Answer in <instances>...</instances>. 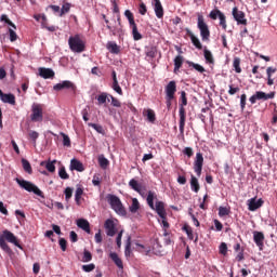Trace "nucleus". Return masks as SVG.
Here are the masks:
<instances>
[{
    "label": "nucleus",
    "instance_id": "1",
    "mask_svg": "<svg viewBox=\"0 0 277 277\" xmlns=\"http://www.w3.org/2000/svg\"><path fill=\"white\" fill-rule=\"evenodd\" d=\"M9 243H13V246H16V248H19V250H23V246L18 241V238L14 236V234L8 229H4L2 232V235L0 236V248L3 250L6 254H12V248H10Z\"/></svg>",
    "mask_w": 277,
    "mask_h": 277
},
{
    "label": "nucleus",
    "instance_id": "2",
    "mask_svg": "<svg viewBox=\"0 0 277 277\" xmlns=\"http://www.w3.org/2000/svg\"><path fill=\"white\" fill-rule=\"evenodd\" d=\"M147 205L149 208L153 209V211H156L157 215L161 217V220H166L168 217V213L166 212V203L163 201H156L157 200V193L149 190L147 193Z\"/></svg>",
    "mask_w": 277,
    "mask_h": 277
},
{
    "label": "nucleus",
    "instance_id": "3",
    "mask_svg": "<svg viewBox=\"0 0 277 277\" xmlns=\"http://www.w3.org/2000/svg\"><path fill=\"white\" fill-rule=\"evenodd\" d=\"M185 107H187V93L185 91H181L180 96V133L183 135L185 133V120L187 118Z\"/></svg>",
    "mask_w": 277,
    "mask_h": 277
},
{
    "label": "nucleus",
    "instance_id": "4",
    "mask_svg": "<svg viewBox=\"0 0 277 277\" xmlns=\"http://www.w3.org/2000/svg\"><path fill=\"white\" fill-rule=\"evenodd\" d=\"M106 200L110 206V209H113V211H115L117 215H127V210L124 209V206H122V201L119 199L118 196L108 194L106 196Z\"/></svg>",
    "mask_w": 277,
    "mask_h": 277
},
{
    "label": "nucleus",
    "instance_id": "5",
    "mask_svg": "<svg viewBox=\"0 0 277 277\" xmlns=\"http://www.w3.org/2000/svg\"><path fill=\"white\" fill-rule=\"evenodd\" d=\"M68 44L74 53H83L85 51V41L81 39L80 35L69 37Z\"/></svg>",
    "mask_w": 277,
    "mask_h": 277
},
{
    "label": "nucleus",
    "instance_id": "6",
    "mask_svg": "<svg viewBox=\"0 0 277 277\" xmlns=\"http://www.w3.org/2000/svg\"><path fill=\"white\" fill-rule=\"evenodd\" d=\"M197 27L200 31L201 40L206 42L211 38V30H209V25L205 22V16L200 13H198L197 17Z\"/></svg>",
    "mask_w": 277,
    "mask_h": 277
},
{
    "label": "nucleus",
    "instance_id": "7",
    "mask_svg": "<svg viewBox=\"0 0 277 277\" xmlns=\"http://www.w3.org/2000/svg\"><path fill=\"white\" fill-rule=\"evenodd\" d=\"M17 185L22 187V189H25L26 192L36 194V196H40L42 198V190L38 188L34 183L27 181V180H21V179H15Z\"/></svg>",
    "mask_w": 277,
    "mask_h": 277
},
{
    "label": "nucleus",
    "instance_id": "8",
    "mask_svg": "<svg viewBox=\"0 0 277 277\" xmlns=\"http://www.w3.org/2000/svg\"><path fill=\"white\" fill-rule=\"evenodd\" d=\"M276 92L265 93L263 91H256L249 101L251 105H254L258 101H269V98H275Z\"/></svg>",
    "mask_w": 277,
    "mask_h": 277
},
{
    "label": "nucleus",
    "instance_id": "9",
    "mask_svg": "<svg viewBox=\"0 0 277 277\" xmlns=\"http://www.w3.org/2000/svg\"><path fill=\"white\" fill-rule=\"evenodd\" d=\"M31 111L32 113L30 115V120L32 122H42V120L44 118L42 105L41 104H32Z\"/></svg>",
    "mask_w": 277,
    "mask_h": 277
},
{
    "label": "nucleus",
    "instance_id": "10",
    "mask_svg": "<svg viewBox=\"0 0 277 277\" xmlns=\"http://www.w3.org/2000/svg\"><path fill=\"white\" fill-rule=\"evenodd\" d=\"M53 90H55V92H61V90H70L71 94H77V85H75V83H72L70 80H64L56 83L53 87Z\"/></svg>",
    "mask_w": 277,
    "mask_h": 277
},
{
    "label": "nucleus",
    "instance_id": "11",
    "mask_svg": "<svg viewBox=\"0 0 277 277\" xmlns=\"http://www.w3.org/2000/svg\"><path fill=\"white\" fill-rule=\"evenodd\" d=\"M104 228L106 230L107 237H114L116 233H118V228L116 227V222L113 219H108L105 221Z\"/></svg>",
    "mask_w": 277,
    "mask_h": 277
},
{
    "label": "nucleus",
    "instance_id": "12",
    "mask_svg": "<svg viewBox=\"0 0 277 277\" xmlns=\"http://www.w3.org/2000/svg\"><path fill=\"white\" fill-rule=\"evenodd\" d=\"M203 163H205V157L202 156V153H197L196 159L194 162V170H195L197 176H200V174H202Z\"/></svg>",
    "mask_w": 277,
    "mask_h": 277
},
{
    "label": "nucleus",
    "instance_id": "13",
    "mask_svg": "<svg viewBox=\"0 0 277 277\" xmlns=\"http://www.w3.org/2000/svg\"><path fill=\"white\" fill-rule=\"evenodd\" d=\"M232 14L238 25H248V19H246V13H243V11H239V9L235 6Z\"/></svg>",
    "mask_w": 277,
    "mask_h": 277
},
{
    "label": "nucleus",
    "instance_id": "14",
    "mask_svg": "<svg viewBox=\"0 0 277 277\" xmlns=\"http://www.w3.org/2000/svg\"><path fill=\"white\" fill-rule=\"evenodd\" d=\"M253 241L258 246L259 250H263L265 247V234L262 232H253Z\"/></svg>",
    "mask_w": 277,
    "mask_h": 277
},
{
    "label": "nucleus",
    "instance_id": "15",
    "mask_svg": "<svg viewBox=\"0 0 277 277\" xmlns=\"http://www.w3.org/2000/svg\"><path fill=\"white\" fill-rule=\"evenodd\" d=\"M264 203L265 201L263 199L260 198L256 200V197H253L248 200V210L256 211L258 209H261V207H263Z\"/></svg>",
    "mask_w": 277,
    "mask_h": 277
},
{
    "label": "nucleus",
    "instance_id": "16",
    "mask_svg": "<svg viewBox=\"0 0 277 277\" xmlns=\"http://www.w3.org/2000/svg\"><path fill=\"white\" fill-rule=\"evenodd\" d=\"M0 101L8 103L9 105H16V96L12 93H3L0 89Z\"/></svg>",
    "mask_w": 277,
    "mask_h": 277
},
{
    "label": "nucleus",
    "instance_id": "17",
    "mask_svg": "<svg viewBox=\"0 0 277 277\" xmlns=\"http://www.w3.org/2000/svg\"><path fill=\"white\" fill-rule=\"evenodd\" d=\"M166 97L174 98V94H176V81L171 80L164 88Z\"/></svg>",
    "mask_w": 277,
    "mask_h": 277
},
{
    "label": "nucleus",
    "instance_id": "18",
    "mask_svg": "<svg viewBox=\"0 0 277 277\" xmlns=\"http://www.w3.org/2000/svg\"><path fill=\"white\" fill-rule=\"evenodd\" d=\"M185 31L186 36L190 38V41L193 42L194 47H196V49H199V51L202 50V43L200 42V39H198V37H195L194 32H192L189 28H186Z\"/></svg>",
    "mask_w": 277,
    "mask_h": 277
},
{
    "label": "nucleus",
    "instance_id": "19",
    "mask_svg": "<svg viewBox=\"0 0 277 277\" xmlns=\"http://www.w3.org/2000/svg\"><path fill=\"white\" fill-rule=\"evenodd\" d=\"M39 75L42 77V79H53V77H55V71H53L51 68L40 67Z\"/></svg>",
    "mask_w": 277,
    "mask_h": 277
},
{
    "label": "nucleus",
    "instance_id": "20",
    "mask_svg": "<svg viewBox=\"0 0 277 277\" xmlns=\"http://www.w3.org/2000/svg\"><path fill=\"white\" fill-rule=\"evenodd\" d=\"M77 226H78V228H81L82 230H84V233H88V234L91 233L90 222H88V220H85V219H79L77 221Z\"/></svg>",
    "mask_w": 277,
    "mask_h": 277
},
{
    "label": "nucleus",
    "instance_id": "21",
    "mask_svg": "<svg viewBox=\"0 0 277 277\" xmlns=\"http://www.w3.org/2000/svg\"><path fill=\"white\" fill-rule=\"evenodd\" d=\"M109 259L119 267V269H124V264L122 263V260L118 256V253L110 252Z\"/></svg>",
    "mask_w": 277,
    "mask_h": 277
},
{
    "label": "nucleus",
    "instance_id": "22",
    "mask_svg": "<svg viewBox=\"0 0 277 277\" xmlns=\"http://www.w3.org/2000/svg\"><path fill=\"white\" fill-rule=\"evenodd\" d=\"M70 170H76L77 172H83L85 168H83V163L77 159H71L70 161Z\"/></svg>",
    "mask_w": 277,
    "mask_h": 277
},
{
    "label": "nucleus",
    "instance_id": "23",
    "mask_svg": "<svg viewBox=\"0 0 277 277\" xmlns=\"http://www.w3.org/2000/svg\"><path fill=\"white\" fill-rule=\"evenodd\" d=\"M129 187L137 194H142V189H144V186H142V184H140L135 179L130 180Z\"/></svg>",
    "mask_w": 277,
    "mask_h": 277
},
{
    "label": "nucleus",
    "instance_id": "24",
    "mask_svg": "<svg viewBox=\"0 0 277 277\" xmlns=\"http://www.w3.org/2000/svg\"><path fill=\"white\" fill-rule=\"evenodd\" d=\"M106 49H108L109 53H113L114 55H118V53H120V48H119L118 43L114 42V41H109L106 44Z\"/></svg>",
    "mask_w": 277,
    "mask_h": 277
},
{
    "label": "nucleus",
    "instance_id": "25",
    "mask_svg": "<svg viewBox=\"0 0 277 277\" xmlns=\"http://www.w3.org/2000/svg\"><path fill=\"white\" fill-rule=\"evenodd\" d=\"M55 163H57V160H49V161H41L40 166H44V168L48 170V172H55Z\"/></svg>",
    "mask_w": 277,
    "mask_h": 277
},
{
    "label": "nucleus",
    "instance_id": "26",
    "mask_svg": "<svg viewBox=\"0 0 277 277\" xmlns=\"http://www.w3.org/2000/svg\"><path fill=\"white\" fill-rule=\"evenodd\" d=\"M154 12L157 18H163V5L161 4V2H156L154 4Z\"/></svg>",
    "mask_w": 277,
    "mask_h": 277
},
{
    "label": "nucleus",
    "instance_id": "27",
    "mask_svg": "<svg viewBox=\"0 0 277 277\" xmlns=\"http://www.w3.org/2000/svg\"><path fill=\"white\" fill-rule=\"evenodd\" d=\"M183 62H184V58L182 55H177L175 56L174 58V72L176 75V72H179L181 70V68L183 67Z\"/></svg>",
    "mask_w": 277,
    "mask_h": 277
},
{
    "label": "nucleus",
    "instance_id": "28",
    "mask_svg": "<svg viewBox=\"0 0 277 277\" xmlns=\"http://www.w3.org/2000/svg\"><path fill=\"white\" fill-rule=\"evenodd\" d=\"M186 64L189 66V68H194L195 70H197V72H200L201 75L203 72H207V69H205L202 67V65L198 64V63H194L192 61H187Z\"/></svg>",
    "mask_w": 277,
    "mask_h": 277
},
{
    "label": "nucleus",
    "instance_id": "29",
    "mask_svg": "<svg viewBox=\"0 0 277 277\" xmlns=\"http://www.w3.org/2000/svg\"><path fill=\"white\" fill-rule=\"evenodd\" d=\"M190 189L195 192V194H198L200 192V184L198 183V179L194 175L190 177Z\"/></svg>",
    "mask_w": 277,
    "mask_h": 277
},
{
    "label": "nucleus",
    "instance_id": "30",
    "mask_svg": "<svg viewBox=\"0 0 277 277\" xmlns=\"http://www.w3.org/2000/svg\"><path fill=\"white\" fill-rule=\"evenodd\" d=\"M144 116H146L148 122H155L157 120V117L155 115V110L148 108L143 111Z\"/></svg>",
    "mask_w": 277,
    "mask_h": 277
},
{
    "label": "nucleus",
    "instance_id": "31",
    "mask_svg": "<svg viewBox=\"0 0 277 277\" xmlns=\"http://www.w3.org/2000/svg\"><path fill=\"white\" fill-rule=\"evenodd\" d=\"M203 57L207 64H215V60L213 58V53H211V51H209L208 49L203 50Z\"/></svg>",
    "mask_w": 277,
    "mask_h": 277
},
{
    "label": "nucleus",
    "instance_id": "32",
    "mask_svg": "<svg viewBox=\"0 0 277 277\" xmlns=\"http://www.w3.org/2000/svg\"><path fill=\"white\" fill-rule=\"evenodd\" d=\"M81 196H83V187H77L75 193V201L78 207H81Z\"/></svg>",
    "mask_w": 277,
    "mask_h": 277
},
{
    "label": "nucleus",
    "instance_id": "33",
    "mask_svg": "<svg viewBox=\"0 0 277 277\" xmlns=\"http://www.w3.org/2000/svg\"><path fill=\"white\" fill-rule=\"evenodd\" d=\"M98 163L102 170H107V168H109V160L105 158L104 155L98 156Z\"/></svg>",
    "mask_w": 277,
    "mask_h": 277
},
{
    "label": "nucleus",
    "instance_id": "34",
    "mask_svg": "<svg viewBox=\"0 0 277 277\" xmlns=\"http://www.w3.org/2000/svg\"><path fill=\"white\" fill-rule=\"evenodd\" d=\"M129 211L130 213H135L136 211H140V201L137 200V198L132 199V203L129 207Z\"/></svg>",
    "mask_w": 277,
    "mask_h": 277
},
{
    "label": "nucleus",
    "instance_id": "35",
    "mask_svg": "<svg viewBox=\"0 0 277 277\" xmlns=\"http://www.w3.org/2000/svg\"><path fill=\"white\" fill-rule=\"evenodd\" d=\"M132 29V36L134 40H142V34L137 30V24H132L131 26Z\"/></svg>",
    "mask_w": 277,
    "mask_h": 277
},
{
    "label": "nucleus",
    "instance_id": "36",
    "mask_svg": "<svg viewBox=\"0 0 277 277\" xmlns=\"http://www.w3.org/2000/svg\"><path fill=\"white\" fill-rule=\"evenodd\" d=\"M22 166H23L24 170L27 172V174L34 173V169H31V163H29V160L23 158Z\"/></svg>",
    "mask_w": 277,
    "mask_h": 277
},
{
    "label": "nucleus",
    "instance_id": "37",
    "mask_svg": "<svg viewBox=\"0 0 277 277\" xmlns=\"http://www.w3.org/2000/svg\"><path fill=\"white\" fill-rule=\"evenodd\" d=\"M58 176L60 179H62L63 181H68V179H70V175L68 174V172H66V167L62 166L58 170Z\"/></svg>",
    "mask_w": 277,
    "mask_h": 277
},
{
    "label": "nucleus",
    "instance_id": "38",
    "mask_svg": "<svg viewBox=\"0 0 277 277\" xmlns=\"http://www.w3.org/2000/svg\"><path fill=\"white\" fill-rule=\"evenodd\" d=\"M233 67L235 69V72L238 75L241 74V58L235 57L233 62Z\"/></svg>",
    "mask_w": 277,
    "mask_h": 277
},
{
    "label": "nucleus",
    "instance_id": "39",
    "mask_svg": "<svg viewBox=\"0 0 277 277\" xmlns=\"http://www.w3.org/2000/svg\"><path fill=\"white\" fill-rule=\"evenodd\" d=\"M107 29L113 32V36H118L119 38L124 36V30L122 29V26H120V28L111 29V26L107 25Z\"/></svg>",
    "mask_w": 277,
    "mask_h": 277
},
{
    "label": "nucleus",
    "instance_id": "40",
    "mask_svg": "<svg viewBox=\"0 0 277 277\" xmlns=\"http://www.w3.org/2000/svg\"><path fill=\"white\" fill-rule=\"evenodd\" d=\"M146 57H149L150 60H155V57H157V48L150 47L149 49H147Z\"/></svg>",
    "mask_w": 277,
    "mask_h": 277
},
{
    "label": "nucleus",
    "instance_id": "41",
    "mask_svg": "<svg viewBox=\"0 0 277 277\" xmlns=\"http://www.w3.org/2000/svg\"><path fill=\"white\" fill-rule=\"evenodd\" d=\"M124 16L129 21V25H135V17L133 16V13L130 10L124 11Z\"/></svg>",
    "mask_w": 277,
    "mask_h": 277
},
{
    "label": "nucleus",
    "instance_id": "42",
    "mask_svg": "<svg viewBox=\"0 0 277 277\" xmlns=\"http://www.w3.org/2000/svg\"><path fill=\"white\" fill-rule=\"evenodd\" d=\"M28 137L31 140L32 144H36V141L38 137H40V134L37 131L29 130Z\"/></svg>",
    "mask_w": 277,
    "mask_h": 277
},
{
    "label": "nucleus",
    "instance_id": "43",
    "mask_svg": "<svg viewBox=\"0 0 277 277\" xmlns=\"http://www.w3.org/2000/svg\"><path fill=\"white\" fill-rule=\"evenodd\" d=\"M88 127H91L92 129H94V131H96L97 133H101L102 135H103V133H105V130L103 129V126H101V124L88 123Z\"/></svg>",
    "mask_w": 277,
    "mask_h": 277
},
{
    "label": "nucleus",
    "instance_id": "44",
    "mask_svg": "<svg viewBox=\"0 0 277 277\" xmlns=\"http://www.w3.org/2000/svg\"><path fill=\"white\" fill-rule=\"evenodd\" d=\"M219 215H220V217H225V215H230V209H228L226 207H220Z\"/></svg>",
    "mask_w": 277,
    "mask_h": 277
},
{
    "label": "nucleus",
    "instance_id": "45",
    "mask_svg": "<svg viewBox=\"0 0 277 277\" xmlns=\"http://www.w3.org/2000/svg\"><path fill=\"white\" fill-rule=\"evenodd\" d=\"M124 255L126 256H131V236H129L128 239H127Z\"/></svg>",
    "mask_w": 277,
    "mask_h": 277
},
{
    "label": "nucleus",
    "instance_id": "46",
    "mask_svg": "<svg viewBox=\"0 0 277 277\" xmlns=\"http://www.w3.org/2000/svg\"><path fill=\"white\" fill-rule=\"evenodd\" d=\"M183 230H185L188 239H194V230L192 229V226L189 225H184Z\"/></svg>",
    "mask_w": 277,
    "mask_h": 277
},
{
    "label": "nucleus",
    "instance_id": "47",
    "mask_svg": "<svg viewBox=\"0 0 277 277\" xmlns=\"http://www.w3.org/2000/svg\"><path fill=\"white\" fill-rule=\"evenodd\" d=\"M111 88L115 92H117V94H119V96H122L123 94L122 88H120V84L118 83V81L113 82Z\"/></svg>",
    "mask_w": 277,
    "mask_h": 277
},
{
    "label": "nucleus",
    "instance_id": "48",
    "mask_svg": "<svg viewBox=\"0 0 277 277\" xmlns=\"http://www.w3.org/2000/svg\"><path fill=\"white\" fill-rule=\"evenodd\" d=\"M220 250V254H223V256H226V254L228 253V246L226 245V242H222L219 247Z\"/></svg>",
    "mask_w": 277,
    "mask_h": 277
},
{
    "label": "nucleus",
    "instance_id": "49",
    "mask_svg": "<svg viewBox=\"0 0 277 277\" xmlns=\"http://www.w3.org/2000/svg\"><path fill=\"white\" fill-rule=\"evenodd\" d=\"M220 14H222V11L220 10H212L209 14L210 18H212V21H217V17L220 18Z\"/></svg>",
    "mask_w": 277,
    "mask_h": 277
},
{
    "label": "nucleus",
    "instance_id": "50",
    "mask_svg": "<svg viewBox=\"0 0 277 277\" xmlns=\"http://www.w3.org/2000/svg\"><path fill=\"white\" fill-rule=\"evenodd\" d=\"M0 21L5 22L6 25H10V27H12L13 29H16V25H14V23H12L10 18H8V15L5 14L1 15Z\"/></svg>",
    "mask_w": 277,
    "mask_h": 277
},
{
    "label": "nucleus",
    "instance_id": "51",
    "mask_svg": "<svg viewBox=\"0 0 277 277\" xmlns=\"http://www.w3.org/2000/svg\"><path fill=\"white\" fill-rule=\"evenodd\" d=\"M98 105H105L107 103V93H102L97 96Z\"/></svg>",
    "mask_w": 277,
    "mask_h": 277
},
{
    "label": "nucleus",
    "instance_id": "52",
    "mask_svg": "<svg viewBox=\"0 0 277 277\" xmlns=\"http://www.w3.org/2000/svg\"><path fill=\"white\" fill-rule=\"evenodd\" d=\"M65 194V200L68 202L70 198H72V188L71 187H66L64 190Z\"/></svg>",
    "mask_w": 277,
    "mask_h": 277
},
{
    "label": "nucleus",
    "instance_id": "53",
    "mask_svg": "<svg viewBox=\"0 0 277 277\" xmlns=\"http://www.w3.org/2000/svg\"><path fill=\"white\" fill-rule=\"evenodd\" d=\"M82 261L83 263H90V261H92V253L88 250H84Z\"/></svg>",
    "mask_w": 277,
    "mask_h": 277
},
{
    "label": "nucleus",
    "instance_id": "54",
    "mask_svg": "<svg viewBox=\"0 0 277 277\" xmlns=\"http://www.w3.org/2000/svg\"><path fill=\"white\" fill-rule=\"evenodd\" d=\"M58 245H60V247H61V250H62L63 252H66V248H67V246H68V241H66L65 238H60Z\"/></svg>",
    "mask_w": 277,
    "mask_h": 277
},
{
    "label": "nucleus",
    "instance_id": "55",
    "mask_svg": "<svg viewBox=\"0 0 277 277\" xmlns=\"http://www.w3.org/2000/svg\"><path fill=\"white\" fill-rule=\"evenodd\" d=\"M220 19V25L223 29H226L227 25H226V15H224V13L220 14L219 16Z\"/></svg>",
    "mask_w": 277,
    "mask_h": 277
},
{
    "label": "nucleus",
    "instance_id": "56",
    "mask_svg": "<svg viewBox=\"0 0 277 277\" xmlns=\"http://www.w3.org/2000/svg\"><path fill=\"white\" fill-rule=\"evenodd\" d=\"M82 269L83 272H87V273L94 272V269H96V265L94 264L82 265Z\"/></svg>",
    "mask_w": 277,
    "mask_h": 277
},
{
    "label": "nucleus",
    "instance_id": "57",
    "mask_svg": "<svg viewBox=\"0 0 277 277\" xmlns=\"http://www.w3.org/2000/svg\"><path fill=\"white\" fill-rule=\"evenodd\" d=\"M248 98V95H246V93L240 95V108L241 111H243V109H246V101Z\"/></svg>",
    "mask_w": 277,
    "mask_h": 277
},
{
    "label": "nucleus",
    "instance_id": "58",
    "mask_svg": "<svg viewBox=\"0 0 277 277\" xmlns=\"http://www.w3.org/2000/svg\"><path fill=\"white\" fill-rule=\"evenodd\" d=\"M89 111H90V106H87L84 109H82L81 114H82V118L84 120V122H88V120H90L89 116Z\"/></svg>",
    "mask_w": 277,
    "mask_h": 277
},
{
    "label": "nucleus",
    "instance_id": "59",
    "mask_svg": "<svg viewBox=\"0 0 277 277\" xmlns=\"http://www.w3.org/2000/svg\"><path fill=\"white\" fill-rule=\"evenodd\" d=\"M146 12H148V9L146 8V4L144 2H142L138 6V13L142 16H145Z\"/></svg>",
    "mask_w": 277,
    "mask_h": 277
},
{
    "label": "nucleus",
    "instance_id": "60",
    "mask_svg": "<svg viewBox=\"0 0 277 277\" xmlns=\"http://www.w3.org/2000/svg\"><path fill=\"white\" fill-rule=\"evenodd\" d=\"M183 154L186 155V157L192 158L194 157V149L192 147H186L184 148Z\"/></svg>",
    "mask_w": 277,
    "mask_h": 277
},
{
    "label": "nucleus",
    "instance_id": "61",
    "mask_svg": "<svg viewBox=\"0 0 277 277\" xmlns=\"http://www.w3.org/2000/svg\"><path fill=\"white\" fill-rule=\"evenodd\" d=\"M9 34H10V41H11V42H16V40H17V38H18V36L16 35V32H15L12 28H10V29H9Z\"/></svg>",
    "mask_w": 277,
    "mask_h": 277
},
{
    "label": "nucleus",
    "instance_id": "62",
    "mask_svg": "<svg viewBox=\"0 0 277 277\" xmlns=\"http://www.w3.org/2000/svg\"><path fill=\"white\" fill-rule=\"evenodd\" d=\"M109 96H110V100H111L113 107H121L120 100L114 97V95H109Z\"/></svg>",
    "mask_w": 277,
    "mask_h": 277
},
{
    "label": "nucleus",
    "instance_id": "63",
    "mask_svg": "<svg viewBox=\"0 0 277 277\" xmlns=\"http://www.w3.org/2000/svg\"><path fill=\"white\" fill-rule=\"evenodd\" d=\"M276 67H267L266 68V75H267V77H271L272 78V76L276 72Z\"/></svg>",
    "mask_w": 277,
    "mask_h": 277
},
{
    "label": "nucleus",
    "instance_id": "64",
    "mask_svg": "<svg viewBox=\"0 0 277 277\" xmlns=\"http://www.w3.org/2000/svg\"><path fill=\"white\" fill-rule=\"evenodd\" d=\"M271 122L274 126L277 124V109L276 108H274V110H273V118H272Z\"/></svg>",
    "mask_w": 277,
    "mask_h": 277
}]
</instances>
